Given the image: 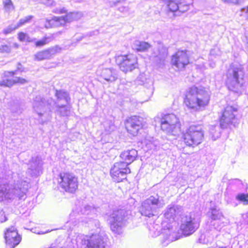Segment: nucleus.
<instances>
[{
    "instance_id": "23",
    "label": "nucleus",
    "mask_w": 248,
    "mask_h": 248,
    "mask_svg": "<svg viewBox=\"0 0 248 248\" xmlns=\"http://www.w3.org/2000/svg\"><path fill=\"white\" fill-rule=\"evenodd\" d=\"M55 96L59 100L64 99L68 102L70 99L68 93L62 90H57L55 93Z\"/></svg>"
},
{
    "instance_id": "16",
    "label": "nucleus",
    "mask_w": 248,
    "mask_h": 248,
    "mask_svg": "<svg viewBox=\"0 0 248 248\" xmlns=\"http://www.w3.org/2000/svg\"><path fill=\"white\" fill-rule=\"evenodd\" d=\"M61 50V48L56 46L38 51L34 54V58L37 61H42L44 60L48 59L52 55L59 53Z\"/></svg>"
},
{
    "instance_id": "11",
    "label": "nucleus",
    "mask_w": 248,
    "mask_h": 248,
    "mask_svg": "<svg viewBox=\"0 0 248 248\" xmlns=\"http://www.w3.org/2000/svg\"><path fill=\"white\" fill-rule=\"evenodd\" d=\"M16 71H5L3 72L2 79L0 81V86L11 87L16 84H24L28 82L26 78L15 77Z\"/></svg>"
},
{
    "instance_id": "13",
    "label": "nucleus",
    "mask_w": 248,
    "mask_h": 248,
    "mask_svg": "<svg viewBox=\"0 0 248 248\" xmlns=\"http://www.w3.org/2000/svg\"><path fill=\"white\" fill-rule=\"evenodd\" d=\"M171 64L179 69L189 63V58L186 50H178L171 57Z\"/></svg>"
},
{
    "instance_id": "8",
    "label": "nucleus",
    "mask_w": 248,
    "mask_h": 248,
    "mask_svg": "<svg viewBox=\"0 0 248 248\" xmlns=\"http://www.w3.org/2000/svg\"><path fill=\"white\" fill-rule=\"evenodd\" d=\"M130 172L129 167L120 161L112 165L109 171L111 178L116 183H120L125 180L127 175Z\"/></svg>"
},
{
    "instance_id": "25",
    "label": "nucleus",
    "mask_w": 248,
    "mask_h": 248,
    "mask_svg": "<svg viewBox=\"0 0 248 248\" xmlns=\"http://www.w3.org/2000/svg\"><path fill=\"white\" fill-rule=\"evenodd\" d=\"M33 18V16H28L24 18L20 19L15 26V28H18L19 27L29 23Z\"/></svg>"
},
{
    "instance_id": "21",
    "label": "nucleus",
    "mask_w": 248,
    "mask_h": 248,
    "mask_svg": "<svg viewBox=\"0 0 248 248\" xmlns=\"http://www.w3.org/2000/svg\"><path fill=\"white\" fill-rule=\"evenodd\" d=\"M117 217L118 215L115 214V216L113 217V220L110 223V228L111 230L115 233L119 234L121 233L122 226L119 224L120 222L117 220Z\"/></svg>"
},
{
    "instance_id": "22",
    "label": "nucleus",
    "mask_w": 248,
    "mask_h": 248,
    "mask_svg": "<svg viewBox=\"0 0 248 248\" xmlns=\"http://www.w3.org/2000/svg\"><path fill=\"white\" fill-rule=\"evenodd\" d=\"M136 50L138 52H143L147 50L150 47L151 45L149 43L141 41L138 42L136 44Z\"/></svg>"
},
{
    "instance_id": "10",
    "label": "nucleus",
    "mask_w": 248,
    "mask_h": 248,
    "mask_svg": "<svg viewBox=\"0 0 248 248\" xmlns=\"http://www.w3.org/2000/svg\"><path fill=\"white\" fill-rule=\"evenodd\" d=\"M5 248H15L22 240V236L14 226L6 228L4 233Z\"/></svg>"
},
{
    "instance_id": "29",
    "label": "nucleus",
    "mask_w": 248,
    "mask_h": 248,
    "mask_svg": "<svg viewBox=\"0 0 248 248\" xmlns=\"http://www.w3.org/2000/svg\"><path fill=\"white\" fill-rule=\"evenodd\" d=\"M13 195L15 197L20 199L26 195V192L21 191L20 188L15 189L13 192Z\"/></svg>"
},
{
    "instance_id": "6",
    "label": "nucleus",
    "mask_w": 248,
    "mask_h": 248,
    "mask_svg": "<svg viewBox=\"0 0 248 248\" xmlns=\"http://www.w3.org/2000/svg\"><path fill=\"white\" fill-rule=\"evenodd\" d=\"M116 65L124 73L135 69L138 64L137 57L132 53L118 54L114 57Z\"/></svg>"
},
{
    "instance_id": "32",
    "label": "nucleus",
    "mask_w": 248,
    "mask_h": 248,
    "mask_svg": "<svg viewBox=\"0 0 248 248\" xmlns=\"http://www.w3.org/2000/svg\"><path fill=\"white\" fill-rule=\"evenodd\" d=\"M8 219L4 211L0 208V223L5 222Z\"/></svg>"
},
{
    "instance_id": "17",
    "label": "nucleus",
    "mask_w": 248,
    "mask_h": 248,
    "mask_svg": "<svg viewBox=\"0 0 248 248\" xmlns=\"http://www.w3.org/2000/svg\"><path fill=\"white\" fill-rule=\"evenodd\" d=\"M200 224L195 222L191 217L188 220L183 223L180 228L181 233L183 235L186 236L193 233L199 228Z\"/></svg>"
},
{
    "instance_id": "7",
    "label": "nucleus",
    "mask_w": 248,
    "mask_h": 248,
    "mask_svg": "<svg viewBox=\"0 0 248 248\" xmlns=\"http://www.w3.org/2000/svg\"><path fill=\"white\" fill-rule=\"evenodd\" d=\"M237 111V108L232 105H228L224 108L218 119L221 128L226 129L235 125L237 121L236 113Z\"/></svg>"
},
{
    "instance_id": "27",
    "label": "nucleus",
    "mask_w": 248,
    "mask_h": 248,
    "mask_svg": "<svg viewBox=\"0 0 248 248\" xmlns=\"http://www.w3.org/2000/svg\"><path fill=\"white\" fill-rule=\"evenodd\" d=\"M18 39L21 42L23 41H28L31 42V41L29 40V37L28 35L24 32L20 31L17 34Z\"/></svg>"
},
{
    "instance_id": "15",
    "label": "nucleus",
    "mask_w": 248,
    "mask_h": 248,
    "mask_svg": "<svg viewBox=\"0 0 248 248\" xmlns=\"http://www.w3.org/2000/svg\"><path fill=\"white\" fill-rule=\"evenodd\" d=\"M81 244L84 248H105L102 238L95 234L85 236L81 240Z\"/></svg>"
},
{
    "instance_id": "26",
    "label": "nucleus",
    "mask_w": 248,
    "mask_h": 248,
    "mask_svg": "<svg viewBox=\"0 0 248 248\" xmlns=\"http://www.w3.org/2000/svg\"><path fill=\"white\" fill-rule=\"evenodd\" d=\"M236 199L244 204H248V193H239L236 196Z\"/></svg>"
},
{
    "instance_id": "28",
    "label": "nucleus",
    "mask_w": 248,
    "mask_h": 248,
    "mask_svg": "<svg viewBox=\"0 0 248 248\" xmlns=\"http://www.w3.org/2000/svg\"><path fill=\"white\" fill-rule=\"evenodd\" d=\"M3 4L4 8L7 10L14 9V6L11 0H3Z\"/></svg>"
},
{
    "instance_id": "34",
    "label": "nucleus",
    "mask_w": 248,
    "mask_h": 248,
    "mask_svg": "<svg viewBox=\"0 0 248 248\" xmlns=\"http://www.w3.org/2000/svg\"><path fill=\"white\" fill-rule=\"evenodd\" d=\"M244 11H245V13L247 15V18L248 19V6L244 8Z\"/></svg>"
},
{
    "instance_id": "5",
    "label": "nucleus",
    "mask_w": 248,
    "mask_h": 248,
    "mask_svg": "<svg viewBox=\"0 0 248 248\" xmlns=\"http://www.w3.org/2000/svg\"><path fill=\"white\" fill-rule=\"evenodd\" d=\"M60 187L65 192L73 193L78 189V178L70 172H61L57 178Z\"/></svg>"
},
{
    "instance_id": "35",
    "label": "nucleus",
    "mask_w": 248,
    "mask_h": 248,
    "mask_svg": "<svg viewBox=\"0 0 248 248\" xmlns=\"http://www.w3.org/2000/svg\"><path fill=\"white\" fill-rule=\"evenodd\" d=\"M124 217H125V216H124V214H122L121 213V218L122 219H123V218Z\"/></svg>"
},
{
    "instance_id": "2",
    "label": "nucleus",
    "mask_w": 248,
    "mask_h": 248,
    "mask_svg": "<svg viewBox=\"0 0 248 248\" xmlns=\"http://www.w3.org/2000/svg\"><path fill=\"white\" fill-rule=\"evenodd\" d=\"M52 12L57 15H64L61 16H54L50 19H46L44 26L46 29L64 27L78 18V13L74 11L68 12L65 7L57 8Z\"/></svg>"
},
{
    "instance_id": "12",
    "label": "nucleus",
    "mask_w": 248,
    "mask_h": 248,
    "mask_svg": "<svg viewBox=\"0 0 248 248\" xmlns=\"http://www.w3.org/2000/svg\"><path fill=\"white\" fill-rule=\"evenodd\" d=\"M192 0H167V6L169 12L179 14L187 11L192 3Z\"/></svg>"
},
{
    "instance_id": "14",
    "label": "nucleus",
    "mask_w": 248,
    "mask_h": 248,
    "mask_svg": "<svg viewBox=\"0 0 248 248\" xmlns=\"http://www.w3.org/2000/svg\"><path fill=\"white\" fill-rule=\"evenodd\" d=\"M159 200L154 197H151L146 200L142 203L140 207V212L142 216L151 217L155 216V209L153 205H157L159 203Z\"/></svg>"
},
{
    "instance_id": "30",
    "label": "nucleus",
    "mask_w": 248,
    "mask_h": 248,
    "mask_svg": "<svg viewBox=\"0 0 248 248\" xmlns=\"http://www.w3.org/2000/svg\"><path fill=\"white\" fill-rule=\"evenodd\" d=\"M10 46L7 45H3L0 46V53H9L11 51Z\"/></svg>"
},
{
    "instance_id": "33",
    "label": "nucleus",
    "mask_w": 248,
    "mask_h": 248,
    "mask_svg": "<svg viewBox=\"0 0 248 248\" xmlns=\"http://www.w3.org/2000/svg\"><path fill=\"white\" fill-rule=\"evenodd\" d=\"M17 28H15V27L13 28H7V29H4L3 31V33L5 34H8L11 33L13 31H14V30H15Z\"/></svg>"
},
{
    "instance_id": "19",
    "label": "nucleus",
    "mask_w": 248,
    "mask_h": 248,
    "mask_svg": "<svg viewBox=\"0 0 248 248\" xmlns=\"http://www.w3.org/2000/svg\"><path fill=\"white\" fill-rule=\"evenodd\" d=\"M121 162L129 167L138 157V151L135 149H131L124 151L120 155Z\"/></svg>"
},
{
    "instance_id": "18",
    "label": "nucleus",
    "mask_w": 248,
    "mask_h": 248,
    "mask_svg": "<svg viewBox=\"0 0 248 248\" xmlns=\"http://www.w3.org/2000/svg\"><path fill=\"white\" fill-rule=\"evenodd\" d=\"M177 121V119L173 114H164L160 118V127L164 131L171 130L176 124Z\"/></svg>"
},
{
    "instance_id": "9",
    "label": "nucleus",
    "mask_w": 248,
    "mask_h": 248,
    "mask_svg": "<svg viewBox=\"0 0 248 248\" xmlns=\"http://www.w3.org/2000/svg\"><path fill=\"white\" fill-rule=\"evenodd\" d=\"M124 124L127 132L133 137L137 136L144 126L143 118L138 115L127 117L124 120Z\"/></svg>"
},
{
    "instance_id": "1",
    "label": "nucleus",
    "mask_w": 248,
    "mask_h": 248,
    "mask_svg": "<svg viewBox=\"0 0 248 248\" xmlns=\"http://www.w3.org/2000/svg\"><path fill=\"white\" fill-rule=\"evenodd\" d=\"M210 101V95L204 87L193 85L186 91L183 103L187 109L198 111L208 107Z\"/></svg>"
},
{
    "instance_id": "31",
    "label": "nucleus",
    "mask_w": 248,
    "mask_h": 248,
    "mask_svg": "<svg viewBox=\"0 0 248 248\" xmlns=\"http://www.w3.org/2000/svg\"><path fill=\"white\" fill-rule=\"evenodd\" d=\"M9 195V193L8 192H6L2 190H0V201H3L8 199H10V198L8 197Z\"/></svg>"
},
{
    "instance_id": "3",
    "label": "nucleus",
    "mask_w": 248,
    "mask_h": 248,
    "mask_svg": "<svg viewBox=\"0 0 248 248\" xmlns=\"http://www.w3.org/2000/svg\"><path fill=\"white\" fill-rule=\"evenodd\" d=\"M232 71V75L228 77L226 85L232 92H241L245 84L243 68L231 65L228 69V71Z\"/></svg>"
},
{
    "instance_id": "20",
    "label": "nucleus",
    "mask_w": 248,
    "mask_h": 248,
    "mask_svg": "<svg viewBox=\"0 0 248 248\" xmlns=\"http://www.w3.org/2000/svg\"><path fill=\"white\" fill-rule=\"evenodd\" d=\"M179 215V210L174 207H171L164 213V217L170 223L175 222Z\"/></svg>"
},
{
    "instance_id": "4",
    "label": "nucleus",
    "mask_w": 248,
    "mask_h": 248,
    "mask_svg": "<svg viewBox=\"0 0 248 248\" xmlns=\"http://www.w3.org/2000/svg\"><path fill=\"white\" fill-rule=\"evenodd\" d=\"M204 131L199 125H192L189 126L182 133L181 140L187 146H196L204 140Z\"/></svg>"
},
{
    "instance_id": "24",
    "label": "nucleus",
    "mask_w": 248,
    "mask_h": 248,
    "mask_svg": "<svg viewBox=\"0 0 248 248\" xmlns=\"http://www.w3.org/2000/svg\"><path fill=\"white\" fill-rule=\"evenodd\" d=\"M49 37L45 36L42 39L37 40L34 42V46L36 47H43L49 42Z\"/></svg>"
}]
</instances>
